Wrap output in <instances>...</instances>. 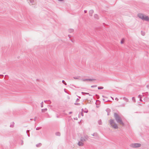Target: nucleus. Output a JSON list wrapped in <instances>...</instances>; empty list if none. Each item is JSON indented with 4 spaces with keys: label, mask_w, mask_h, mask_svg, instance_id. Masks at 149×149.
<instances>
[{
    "label": "nucleus",
    "mask_w": 149,
    "mask_h": 149,
    "mask_svg": "<svg viewBox=\"0 0 149 149\" xmlns=\"http://www.w3.org/2000/svg\"><path fill=\"white\" fill-rule=\"evenodd\" d=\"M37 118V117H35V118H34V121H36V119Z\"/></svg>",
    "instance_id": "79ce46f5"
},
{
    "label": "nucleus",
    "mask_w": 149,
    "mask_h": 149,
    "mask_svg": "<svg viewBox=\"0 0 149 149\" xmlns=\"http://www.w3.org/2000/svg\"><path fill=\"white\" fill-rule=\"evenodd\" d=\"M41 127H37L36 128V130H40V129H41Z\"/></svg>",
    "instance_id": "cd10ccee"
},
{
    "label": "nucleus",
    "mask_w": 149,
    "mask_h": 149,
    "mask_svg": "<svg viewBox=\"0 0 149 149\" xmlns=\"http://www.w3.org/2000/svg\"><path fill=\"white\" fill-rule=\"evenodd\" d=\"M93 12H94V11H93V10H90L89 11V15L90 16H92Z\"/></svg>",
    "instance_id": "423d86ee"
},
{
    "label": "nucleus",
    "mask_w": 149,
    "mask_h": 149,
    "mask_svg": "<svg viewBox=\"0 0 149 149\" xmlns=\"http://www.w3.org/2000/svg\"><path fill=\"white\" fill-rule=\"evenodd\" d=\"M74 104L75 105H78V106L80 105V103H74Z\"/></svg>",
    "instance_id": "7c9ffc66"
},
{
    "label": "nucleus",
    "mask_w": 149,
    "mask_h": 149,
    "mask_svg": "<svg viewBox=\"0 0 149 149\" xmlns=\"http://www.w3.org/2000/svg\"><path fill=\"white\" fill-rule=\"evenodd\" d=\"M80 141L81 142H83L85 141H86V140L85 139L84 137H81L80 138Z\"/></svg>",
    "instance_id": "1a4fd4ad"
},
{
    "label": "nucleus",
    "mask_w": 149,
    "mask_h": 149,
    "mask_svg": "<svg viewBox=\"0 0 149 149\" xmlns=\"http://www.w3.org/2000/svg\"><path fill=\"white\" fill-rule=\"evenodd\" d=\"M62 82L65 85H67L66 83L65 82V81L64 80H62Z\"/></svg>",
    "instance_id": "bb28decb"
},
{
    "label": "nucleus",
    "mask_w": 149,
    "mask_h": 149,
    "mask_svg": "<svg viewBox=\"0 0 149 149\" xmlns=\"http://www.w3.org/2000/svg\"><path fill=\"white\" fill-rule=\"evenodd\" d=\"M42 144L41 143H38L36 144V146L37 148H39L41 146Z\"/></svg>",
    "instance_id": "9d476101"
},
{
    "label": "nucleus",
    "mask_w": 149,
    "mask_h": 149,
    "mask_svg": "<svg viewBox=\"0 0 149 149\" xmlns=\"http://www.w3.org/2000/svg\"><path fill=\"white\" fill-rule=\"evenodd\" d=\"M83 110H84V109H81V111H81V112H83Z\"/></svg>",
    "instance_id": "4d7b16f0"
},
{
    "label": "nucleus",
    "mask_w": 149,
    "mask_h": 149,
    "mask_svg": "<svg viewBox=\"0 0 149 149\" xmlns=\"http://www.w3.org/2000/svg\"><path fill=\"white\" fill-rule=\"evenodd\" d=\"M138 17L142 20H145L146 21H149V17L148 16L143 15V14L141 13L138 14Z\"/></svg>",
    "instance_id": "f03ea898"
},
{
    "label": "nucleus",
    "mask_w": 149,
    "mask_h": 149,
    "mask_svg": "<svg viewBox=\"0 0 149 149\" xmlns=\"http://www.w3.org/2000/svg\"><path fill=\"white\" fill-rule=\"evenodd\" d=\"M132 100L134 102H136L135 98L134 97H133L132 98Z\"/></svg>",
    "instance_id": "c756f323"
},
{
    "label": "nucleus",
    "mask_w": 149,
    "mask_h": 149,
    "mask_svg": "<svg viewBox=\"0 0 149 149\" xmlns=\"http://www.w3.org/2000/svg\"><path fill=\"white\" fill-rule=\"evenodd\" d=\"M104 88V87L102 86H99L98 87V90H100L103 89Z\"/></svg>",
    "instance_id": "5701e85b"
},
{
    "label": "nucleus",
    "mask_w": 149,
    "mask_h": 149,
    "mask_svg": "<svg viewBox=\"0 0 149 149\" xmlns=\"http://www.w3.org/2000/svg\"><path fill=\"white\" fill-rule=\"evenodd\" d=\"M80 77V76H78V77H73V78L75 79H79V78Z\"/></svg>",
    "instance_id": "6ab92c4d"
},
{
    "label": "nucleus",
    "mask_w": 149,
    "mask_h": 149,
    "mask_svg": "<svg viewBox=\"0 0 149 149\" xmlns=\"http://www.w3.org/2000/svg\"><path fill=\"white\" fill-rule=\"evenodd\" d=\"M103 101H104V102H107L108 101H109V100H105V99H103Z\"/></svg>",
    "instance_id": "f704fd0d"
},
{
    "label": "nucleus",
    "mask_w": 149,
    "mask_h": 149,
    "mask_svg": "<svg viewBox=\"0 0 149 149\" xmlns=\"http://www.w3.org/2000/svg\"><path fill=\"white\" fill-rule=\"evenodd\" d=\"M98 123L99 125H101L102 124V122L101 120H100L98 121Z\"/></svg>",
    "instance_id": "dca6fc26"
},
{
    "label": "nucleus",
    "mask_w": 149,
    "mask_h": 149,
    "mask_svg": "<svg viewBox=\"0 0 149 149\" xmlns=\"http://www.w3.org/2000/svg\"><path fill=\"white\" fill-rule=\"evenodd\" d=\"M141 146V144L139 143H132L131 145V146L133 148H138L140 147Z\"/></svg>",
    "instance_id": "20e7f679"
},
{
    "label": "nucleus",
    "mask_w": 149,
    "mask_h": 149,
    "mask_svg": "<svg viewBox=\"0 0 149 149\" xmlns=\"http://www.w3.org/2000/svg\"><path fill=\"white\" fill-rule=\"evenodd\" d=\"M97 86L96 85H92V86H91V87L94 88V87H96Z\"/></svg>",
    "instance_id": "72a5a7b5"
},
{
    "label": "nucleus",
    "mask_w": 149,
    "mask_h": 149,
    "mask_svg": "<svg viewBox=\"0 0 149 149\" xmlns=\"http://www.w3.org/2000/svg\"><path fill=\"white\" fill-rule=\"evenodd\" d=\"M139 96H140V95H139Z\"/></svg>",
    "instance_id": "69168bd1"
},
{
    "label": "nucleus",
    "mask_w": 149,
    "mask_h": 149,
    "mask_svg": "<svg viewBox=\"0 0 149 149\" xmlns=\"http://www.w3.org/2000/svg\"><path fill=\"white\" fill-rule=\"evenodd\" d=\"M102 96V97H105L104 96V95H103Z\"/></svg>",
    "instance_id": "bf43d9fd"
},
{
    "label": "nucleus",
    "mask_w": 149,
    "mask_h": 149,
    "mask_svg": "<svg viewBox=\"0 0 149 149\" xmlns=\"http://www.w3.org/2000/svg\"><path fill=\"white\" fill-rule=\"evenodd\" d=\"M92 135L93 136H97V133H94L93 134H92Z\"/></svg>",
    "instance_id": "a211bd4d"
},
{
    "label": "nucleus",
    "mask_w": 149,
    "mask_h": 149,
    "mask_svg": "<svg viewBox=\"0 0 149 149\" xmlns=\"http://www.w3.org/2000/svg\"><path fill=\"white\" fill-rule=\"evenodd\" d=\"M23 144V141L22 140H21V145H22Z\"/></svg>",
    "instance_id": "ea45409f"
},
{
    "label": "nucleus",
    "mask_w": 149,
    "mask_h": 149,
    "mask_svg": "<svg viewBox=\"0 0 149 149\" xmlns=\"http://www.w3.org/2000/svg\"><path fill=\"white\" fill-rule=\"evenodd\" d=\"M144 100L145 102H149V97H145L144 98Z\"/></svg>",
    "instance_id": "0eeeda50"
},
{
    "label": "nucleus",
    "mask_w": 149,
    "mask_h": 149,
    "mask_svg": "<svg viewBox=\"0 0 149 149\" xmlns=\"http://www.w3.org/2000/svg\"><path fill=\"white\" fill-rule=\"evenodd\" d=\"M124 38H123L121 40V42H120V43L122 44L124 42Z\"/></svg>",
    "instance_id": "b1692460"
},
{
    "label": "nucleus",
    "mask_w": 149,
    "mask_h": 149,
    "mask_svg": "<svg viewBox=\"0 0 149 149\" xmlns=\"http://www.w3.org/2000/svg\"><path fill=\"white\" fill-rule=\"evenodd\" d=\"M55 134L57 136H60L61 135V134L59 132H57Z\"/></svg>",
    "instance_id": "4468645a"
},
{
    "label": "nucleus",
    "mask_w": 149,
    "mask_h": 149,
    "mask_svg": "<svg viewBox=\"0 0 149 149\" xmlns=\"http://www.w3.org/2000/svg\"><path fill=\"white\" fill-rule=\"evenodd\" d=\"M78 145L79 146H82L84 145V143L81 141H79Z\"/></svg>",
    "instance_id": "6e6552de"
},
{
    "label": "nucleus",
    "mask_w": 149,
    "mask_h": 149,
    "mask_svg": "<svg viewBox=\"0 0 149 149\" xmlns=\"http://www.w3.org/2000/svg\"><path fill=\"white\" fill-rule=\"evenodd\" d=\"M123 99L125 100V101H126V102H128V99L126 98L125 97H123Z\"/></svg>",
    "instance_id": "4be33fe9"
},
{
    "label": "nucleus",
    "mask_w": 149,
    "mask_h": 149,
    "mask_svg": "<svg viewBox=\"0 0 149 149\" xmlns=\"http://www.w3.org/2000/svg\"><path fill=\"white\" fill-rule=\"evenodd\" d=\"M110 114V113H107V115H108V116H109Z\"/></svg>",
    "instance_id": "13d9d810"
},
{
    "label": "nucleus",
    "mask_w": 149,
    "mask_h": 149,
    "mask_svg": "<svg viewBox=\"0 0 149 149\" xmlns=\"http://www.w3.org/2000/svg\"><path fill=\"white\" fill-rule=\"evenodd\" d=\"M106 111L107 112V113H109L111 111V110L109 108H107L106 110Z\"/></svg>",
    "instance_id": "9b49d317"
},
{
    "label": "nucleus",
    "mask_w": 149,
    "mask_h": 149,
    "mask_svg": "<svg viewBox=\"0 0 149 149\" xmlns=\"http://www.w3.org/2000/svg\"><path fill=\"white\" fill-rule=\"evenodd\" d=\"M70 40L72 42H74V40H73L72 39H70Z\"/></svg>",
    "instance_id": "4c0bfd02"
},
{
    "label": "nucleus",
    "mask_w": 149,
    "mask_h": 149,
    "mask_svg": "<svg viewBox=\"0 0 149 149\" xmlns=\"http://www.w3.org/2000/svg\"><path fill=\"white\" fill-rule=\"evenodd\" d=\"M65 90H66V89L65 88L64 89V91L65 92L67 93H68Z\"/></svg>",
    "instance_id": "c03bdc74"
},
{
    "label": "nucleus",
    "mask_w": 149,
    "mask_h": 149,
    "mask_svg": "<svg viewBox=\"0 0 149 149\" xmlns=\"http://www.w3.org/2000/svg\"><path fill=\"white\" fill-rule=\"evenodd\" d=\"M77 96L79 98V99H80L81 98V97H80V96Z\"/></svg>",
    "instance_id": "6e6d98bb"
},
{
    "label": "nucleus",
    "mask_w": 149,
    "mask_h": 149,
    "mask_svg": "<svg viewBox=\"0 0 149 149\" xmlns=\"http://www.w3.org/2000/svg\"><path fill=\"white\" fill-rule=\"evenodd\" d=\"M4 77V75L3 74H0V78H2Z\"/></svg>",
    "instance_id": "2f4dec72"
},
{
    "label": "nucleus",
    "mask_w": 149,
    "mask_h": 149,
    "mask_svg": "<svg viewBox=\"0 0 149 149\" xmlns=\"http://www.w3.org/2000/svg\"><path fill=\"white\" fill-rule=\"evenodd\" d=\"M149 86L148 85H147L146 86V87H147V88H148V87H149Z\"/></svg>",
    "instance_id": "5fc2aeb1"
},
{
    "label": "nucleus",
    "mask_w": 149,
    "mask_h": 149,
    "mask_svg": "<svg viewBox=\"0 0 149 149\" xmlns=\"http://www.w3.org/2000/svg\"><path fill=\"white\" fill-rule=\"evenodd\" d=\"M68 31L70 33H72L74 31V30L73 29H69Z\"/></svg>",
    "instance_id": "f8f14e48"
},
{
    "label": "nucleus",
    "mask_w": 149,
    "mask_h": 149,
    "mask_svg": "<svg viewBox=\"0 0 149 149\" xmlns=\"http://www.w3.org/2000/svg\"><path fill=\"white\" fill-rule=\"evenodd\" d=\"M43 102H42L40 103L41 107H43Z\"/></svg>",
    "instance_id": "c85d7f7f"
},
{
    "label": "nucleus",
    "mask_w": 149,
    "mask_h": 149,
    "mask_svg": "<svg viewBox=\"0 0 149 149\" xmlns=\"http://www.w3.org/2000/svg\"><path fill=\"white\" fill-rule=\"evenodd\" d=\"M48 107L49 108V107H52V106H50V105H48Z\"/></svg>",
    "instance_id": "3c124183"
},
{
    "label": "nucleus",
    "mask_w": 149,
    "mask_h": 149,
    "mask_svg": "<svg viewBox=\"0 0 149 149\" xmlns=\"http://www.w3.org/2000/svg\"><path fill=\"white\" fill-rule=\"evenodd\" d=\"M148 95L149 96V95L148 94Z\"/></svg>",
    "instance_id": "0e129e2a"
},
{
    "label": "nucleus",
    "mask_w": 149,
    "mask_h": 149,
    "mask_svg": "<svg viewBox=\"0 0 149 149\" xmlns=\"http://www.w3.org/2000/svg\"><path fill=\"white\" fill-rule=\"evenodd\" d=\"M30 130H27L26 131V133L27 134V135L28 136V137H30V133H28V132H29V131Z\"/></svg>",
    "instance_id": "f3484780"
},
{
    "label": "nucleus",
    "mask_w": 149,
    "mask_h": 149,
    "mask_svg": "<svg viewBox=\"0 0 149 149\" xmlns=\"http://www.w3.org/2000/svg\"><path fill=\"white\" fill-rule=\"evenodd\" d=\"M94 17L95 19H98L99 18L98 15L97 14H95L94 15Z\"/></svg>",
    "instance_id": "ddd939ff"
},
{
    "label": "nucleus",
    "mask_w": 149,
    "mask_h": 149,
    "mask_svg": "<svg viewBox=\"0 0 149 149\" xmlns=\"http://www.w3.org/2000/svg\"><path fill=\"white\" fill-rule=\"evenodd\" d=\"M30 2L31 3H33L34 1L33 0H30Z\"/></svg>",
    "instance_id": "c9c22d12"
},
{
    "label": "nucleus",
    "mask_w": 149,
    "mask_h": 149,
    "mask_svg": "<svg viewBox=\"0 0 149 149\" xmlns=\"http://www.w3.org/2000/svg\"><path fill=\"white\" fill-rule=\"evenodd\" d=\"M45 111H47V108L42 109H41V111L42 112H44Z\"/></svg>",
    "instance_id": "393cba45"
},
{
    "label": "nucleus",
    "mask_w": 149,
    "mask_h": 149,
    "mask_svg": "<svg viewBox=\"0 0 149 149\" xmlns=\"http://www.w3.org/2000/svg\"><path fill=\"white\" fill-rule=\"evenodd\" d=\"M72 113V112H71V111H70V112H69V114H71V113Z\"/></svg>",
    "instance_id": "8fccbe9b"
},
{
    "label": "nucleus",
    "mask_w": 149,
    "mask_h": 149,
    "mask_svg": "<svg viewBox=\"0 0 149 149\" xmlns=\"http://www.w3.org/2000/svg\"><path fill=\"white\" fill-rule=\"evenodd\" d=\"M88 112V110L86 108H85L84 109V112L85 113H87Z\"/></svg>",
    "instance_id": "aec40b11"
},
{
    "label": "nucleus",
    "mask_w": 149,
    "mask_h": 149,
    "mask_svg": "<svg viewBox=\"0 0 149 149\" xmlns=\"http://www.w3.org/2000/svg\"><path fill=\"white\" fill-rule=\"evenodd\" d=\"M79 101V99L78 98H77L76 100V102H78Z\"/></svg>",
    "instance_id": "a19ab883"
},
{
    "label": "nucleus",
    "mask_w": 149,
    "mask_h": 149,
    "mask_svg": "<svg viewBox=\"0 0 149 149\" xmlns=\"http://www.w3.org/2000/svg\"><path fill=\"white\" fill-rule=\"evenodd\" d=\"M57 118H58V116H57Z\"/></svg>",
    "instance_id": "e2e57ef3"
},
{
    "label": "nucleus",
    "mask_w": 149,
    "mask_h": 149,
    "mask_svg": "<svg viewBox=\"0 0 149 149\" xmlns=\"http://www.w3.org/2000/svg\"><path fill=\"white\" fill-rule=\"evenodd\" d=\"M14 127V125H10V127Z\"/></svg>",
    "instance_id": "e433bc0d"
},
{
    "label": "nucleus",
    "mask_w": 149,
    "mask_h": 149,
    "mask_svg": "<svg viewBox=\"0 0 149 149\" xmlns=\"http://www.w3.org/2000/svg\"><path fill=\"white\" fill-rule=\"evenodd\" d=\"M111 97L112 99H113V98L112 97Z\"/></svg>",
    "instance_id": "052dcab7"
},
{
    "label": "nucleus",
    "mask_w": 149,
    "mask_h": 149,
    "mask_svg": "<svg viewBox=\"0 0 149 149\" xmlns=\"http://www.w3.org/2000/svg\"><path fill=\"white\" fill-rule=\"evenodd\" d=\"M58 0L60 1H63L64 0Z\"/></svg>",
    "instance_id": "864d4df0"
},
{
    "label": "nucleus",
    "mask_w": 149,
    "mask_h": 149,
    "mask_svg": "<svg viewBox=\"0 0 149 149\" xmlns=\"http://www.w3.org/2000/svg\"><path fill=\"white\" fill-rule=\"evenodd\" d=\"M51 103V102L49 100H47V104H50Z\"/></svg>",
    "instance_id": "473e14b6"
},
{
    "label": "nucleus",
    "mask_w": 149,
    "mask_h": 149,
    "mask_svg": "<svg viewBox=\"0 0 149 149\" xmlns=\"http://www.w3.org/2000/svg\"><path fill=\"white\" fill-rule=\"evenodd\" d=\"M74 120H77V118H74Z\"/></svg>",
    "instance_id": "49530a36"
},
{
    "label": "nucleus",
    "mask_w": 149,
    "mask_h": 149,
    "mask_svg": "<svg viewBox=\"0 0 149 149\" xmlns=\"http://www.w3.org/2000/svg\"><path fill=\"white\" fill-rule=\"evenodd\" d=\"M81 93L83 94H84L85 95H88L90 96L91 95L89 93H87L82 92Z\"/></svg>",
    "instance_id": "2eb2a0df"
},
{
    "label": "nucleus",
    "mask_w": 149,
    "mask_h": 149,
    "mask_svg": "<svg viewBox=\"0 0 149 149\" xmlns=\"http://www.w3.org/2000/svg\"><path fill=\"white\" fill-rule=\"evenodd\" d=\"M115 100H117V101H118V99L117 97L115 98Z\"/></svg>",
    "instance_id": "a18cd8bd"
},
{
    "label": "nucleus",
    "mask_w": 149,
    "mask_h": 149,
    "mask_svg": "<svg viewBox=\"0 0 149 149\" xmlns=\"http://www.w3.org/2000/svg\"><path fill=\"white\" fill-rule=\"evenodd\" d=\"M139 100H140V101H141V102H142V100L141 99V98L140 97V99H139Z\"/></svg>",
    "instance_id": "37998d69"
},
{
    "label": "nucleus",
    "mask_w": 149,
    "mask_h": 149,
    "mask_svg": "<svg viewBox=\"0 0 149 149\" xmlns=\"http://www.w3.org/2000/svg\"><path fill=\"white\" fill-rule=\"evenodd\" d=\"M113 116L117 123L122 125L123 126L124 125V124L123 122L121 117L118 113H114Z\"/></svg>",
    "instance_id": "f257e3e1"
},
{
    "label": "nucleus",
    "mask_w": 149,
    "mask_h": 149,
    "mask_svg": "<svg viewBox=\"0 0 149 149\" xmlns=\"http://www.w3.org/2000/svg\"><path fill=\"white\" fill-rule=\"evenodd\" d=\"M81 115L82 116H84V114H83V112H81Z\"/></svg>",
    "instance_id": "58836bf2"
},
{
    "label": "nucleus",
    "mask_w": 149,
    "mask_h": 149,
    "mask_svg": "<svg viewBox=\"0 0 149 149\" xmlns=\"http://www.w3.org/2000/svg\"><path fill=\"white\" fill-rule=\"evenodd\" d=\"M141 34L143 36H144L145 34V32L143 31H141Z\"/></svg>",
    "instance_id": "412c9836"
},
{
    "label": "nucleus",
    "mask_w": 149,
    "mask_h": 149,
    "mask_svg": "<svg viewBox=\"0 0 149 149\" xmlns=\"http://www.w3.org/2000/svg\"><path fill=\"white\" fill-rule=\"evenodd\" d=\"M44 102L45 103H47V100H44Z\"/></svg>",
    "instance_id": "603ef678"
},
{
    "label": "nucleus",
    "mask_w": 149,
    "mask_h": 149,
    "mask_svg": "<svg viewBox=\"0 0 149 149\" xmlns=\"http://www.w3.org/2000/svg\"><path fill=\"white\" fill-rule=\"evenodd\" d=\"M87 11L86 10H84V12L85 13H87Z\"/></svg>",
    "instance_id": "09e8293b"
},
{
    "label": "nucleus",
    "mask_w": 149,
    "mask_h": 149,
    "mask_svg": "<svg viewBox=\"0 0 149 149\" xmlns=\"http://www.w3.org/2000/svg\"><path fill=\"white\" fill-rule=\"evenodd\" d=\"M146 94H147H147H148V92H146Z\"/></svg>",
    "instance_id": "680f3d73"
},
{
    "label": "nucleus",
    "mask_w": 149,
    "mask_h": 149,
    "mask_svg": "<svg viewBox=\"0 0 149 149\" xmlns=\"http://www.w3.org/2000/svg\"><path fill=\"white\" fill-rule=\"evenodd\" d=\"M109 121L110 124L113 128L114 129H117L118 128V127L117 124L115 123L114 120L110 119Z\"/></svg>",
    "instance_id": "7ed1b4c3"
},
{
    "label": "nucleus",
    "mask_w": 149,
    "mask_h": 149,
    "mask_svg": "<svg viewBox=\"0 0 149 149\" xmlns=\"http://www.w3.org/2000/svg\"><path fill=\"white\" fill-rule=\"evenodd\" d=\"M84 138L86 139V140H88V136L87 135H85L84 136Z\"/></svg>",
    "instance_id": "a878e982"
},
{
    "label": "nucleus",
    "mask_w": 149,
    "mask_h": 149,
    "mask_svg": "<svg viewBox=\"0 0 149 149\" xmlns=\"http://www.w3.org/2000/svg\"><path fill=\"white\" fill-rule=\"evenodd\" d=\"M68 36L69 37V38H70L71 37V36H70V35H68Z\"/></svg>",
    "instance_id": "de8ad7c7"
},
{
    "label": "nucleus",
    "mask_w": 149,
    "mask_h": 149,
    "mask_svg": "<svg viewBox=\"0 0 149 149\" xmlns=\"http://www.w3.org/2000/svg\"><path fill=\"white\" fill-rule=\"evenodd\" d=\"M83 81H92L94 80H96L95 79H83L82 80Z\"/></svg>",
    "instance_id": "39448f33"
}]
</instances>
